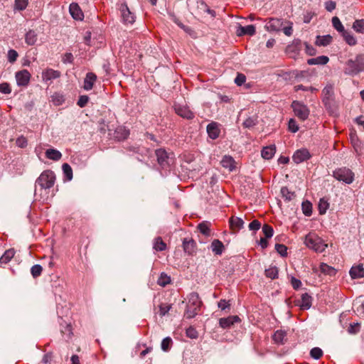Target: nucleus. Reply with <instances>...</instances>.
<instances>
[{
	"mask_svg": "<svg viewBox=\"0 0 364 364\" xmlns=\"http://www.w3.org/2000/svg\"><path fill=\"white\" fill-rule=\"evenodd\" d=\"M89 99L90 98L87 95H81L78 99L77 105L81 108L85 107L87 104Z\"/></svg>",
	"mask_w": 364,
	"mask_h": 364,
	"instance_id": "obj_55",
	"label": "nucleus"
},
{
	"mask_svg": "<svg viewBox=\"0 0 364 364\" xmlns=\"http://www.w3.org/2000/svg\"><path fill=\"white\" fill-rule=\"evenodd\" d=\"M45 154L46 158L53 161H59L62 157V154L59 151L54 149H47Z\"/></svg>",
	"mask_w": 364,
	"mask_h": 364,
	"instance_id": "obj_29",
	"label": "nucleus"
},
{
	"mask_svg": "<svg viewBox=\"0 0 364 364\" xmlns=\"http://www.w3.org/2000/svg\"><path fill=\"white\" fill-rule=\"evenodd\" d=\"M332 24L334 28L341 33L346 31L340 19L337 16L332 18Z\"/></svg>",
	"mask_w": 364,
	"mask_h": 364,
	"instance_id": "obj_43",
	"label": "nucleus"
},
{
	"mask_svg": "<svg viewBox=\"0 0 364 364\" xmlns=\"http://www.w3.org/2000/svg\"><path fill=\"white\" fill-rule=\"evenodd\" d=\"M310 158L311 154L306 149H298L292 156V159L296 164H300Z\"/></svg>",
	"mask_w": 364,
	"mask_h": 364,
	"instance_id": "obj_11",
	"label": "nucleus"
},
{
	"mask_svg": "<svg viewBox=\"0 0 364 364\" xmlns=\"http://www.w3.org/2000/svg\"><path fill=\"white\" fill-rule=\"evenodd\" d=\"M18 55V53L15 50L11 49L8 52V60L10 63H14L16 60Z\"/></svg>",
	"mask_w": 364,
	"mask_h": 364,
	"instance_id": "obj_59",
	"label": "nucleus"
},
{
	"mask_svg": "<svg viewBox=\"0 0 364 364\" xmlns=\"http://www.w3.org/2000/svg\"><path fill=\"white\" fill-rule=\"evenodd\" d=\"M14 255L15 250L14 249H9L6 250L4 255L0 257V264H7L14 257Z\"/></svg>",
	"mask_w": 364,
	"mask_h": 364,
	"instance_id": "obj_30",
	"label": "nucleus"
},
{
	"mask_svg": "<svg viewBox=\"0 0 364 364\" xmlns=\"http://www.w3.org/2000/svg\"><path fill=\"white\" fill-rule=\"evenodd\" d=\"M183 248L188 255H193L197 250L196 242L191 237H186L183 240Z\"/></svg>",
	"mask_w": 364,
	"mask_h": 364,
	"instance_id": "obj_10",
	"label": "nucleus"
},
{
	"mask_svg": "<svg viewBox=\"0 0 364 364\" xmlns=\"http://www.w3.org/2000/svg\"><path fill=\"white\" fill-rule=\"evenodd\" d=\"M43 271V267L40 264H35L31 269V273L33 277L36 278L39 277Z\"/></svg>",
	"mask_w": 364,
	"mask_h": 364,
	"instance_id": "obj_49",
	"label": "nucleus"
},
{
	"mask_svg": "<svg viewBox=\"0 0 364 364\" xmlns=\"http://www.w3.org/2000/svg\"><path fill=\"white\" fill-rule=\"evenodd\" d=\"M229 223L231 230L237 232L243 228L245 222L241 218L232 216L230 218Z\"/></svg>",
	"mask_w": 364,
	"mask_h": 364,
	"instance_id": "obj_18",
	"label": "nucleus"
},
{
	"mask_svg": "<svg viewBox=\"0 0 364 364\" xmlns=\"http://www.w3.org/2000/svg\"><path fill=\"white\" fill-rule=\"evenodd\" d=\"M289 129L293 133H295L299 130V127L296 124V122L294 119H291L289 121Z\"/></svg>",
	"mask_w": 364,
	"mask_h": 364,
	"instance_id": "obj_61",
	"label": "nucleus"
},
{
	"mask_svg": "<svg viewBox=\"0 0 364 364\" xmlns=\"http://www.w3.org/2000/svg\"><path fill=\"white\" fill-rule=\"evenodd\" d=\"M63 173L68 181H70L73 178V169L68 164H63L62 166Z\"/></svg>",
	"mask_w": 364,
	"mask_h": 364,
	"instance_id": "obj_42",
	"label": "nucleus"
},
{
	"mask_svg": "<svg viewBox=\"0 0 364 364\" xmlns=\"http://www.w3.org/2000/svg\"><path fill=\"white\" fill-rule=\"evenodd\" d=\"M257 117L252 116L247 118L242 123V125L245 128L250 129L255 127L257 124Z\"/></svg>",
	"mask_w": 364,
	"mask_h": 364,
	"instance_id": "obj_41",
	"label": "nucleus"
},
{
	"mask_svg": "<svg viewBox=\"0 0 364 364\" xmlns=\"http://www.w3.org/2000/svg\"><path fill=\"white\" fill-rule=\"evenodd\" d=\"M255 27L253 25H248L247 26H239L237 30V35L242 36L245 35L253 36L255 34Z\"/></svg>",
	"mask_w": 364,
	"mask_h": 364,
	"instance_id": "obj_20",
	"label": "nucleus"
},
{
	"mask_svg": "<svg viewBox=\"0 0 364 364\" xmlns=\"http://www.w3.org/2000/svg\"><path fill=\"white\" fill-rule=\"evenodd\" d=\"M171 282V279L165 274H161L158 280V284L161 287H165Z\"/></svg>",
	"mask_w": 364,
	"mask_h": 364,
	"instance_id": "obj_52",
	"label": "nucleus"
},
{
	"mask_svg": "<svg viewBox=\"0 0 364 364\" xmlns=\"http://www.w3.org/2000/svg\"><path fill=\"white\" fill-rule=\"evenodd\" d=\"M129 135V130L125 127L119 126L116 128L114 134V137L117 141H123L127 139Z\"/></svg>",
	"mask_w": 364,
	"mask_h": 364,
	"instance_id": "obj_16",
	"label": "nucleus"
},
{
	"mask_svg": "<svg viewBox=\"0 0 364 364\" xmlns=\"http://www.w3.org/2000/svg\"><path fill=\"white\" fill-rule=\"evenodd\" d=\"M310 355L311 358L318 360L322 357L323 351L320 348L315 347L311 350Z\"/></svg>",
	"mask_w": 364,
	"mask_h": 364,
	"instance_id": "obj_47",
	"label": "nucleus"
},
{
	"mask_svg": "<svg viewBox=\"0 0 364 364\" xmlns=\"http://www.w3.org/2000/svg\"><path fill=\"white\" fill-rule=\"evenodd\" d=\"M320 270L322 273L330 276L335 275L336 273V269L325 263H321L320 265Z\"/></svg>",
	"mask_w": 364,
	"mask_h": 364,
	"instance_id": "obj_38",
	"label": "nucleus"
},
{
	"mask_svg": "<svg viewBox=\"0 0 364 364\" xmlns=\"http://www.w3.org/2000/svg\"><path fill=\"white\" fill-rule=\"evenodd\" d=\"M275 151L276 147L274 145L265 146L261 151V156L264 159H270L274 156Z\"/></svg>",
	"mask_w": 364,
	"mask_h": 364,
	"instance_id": "obj_25",
	"label": "nucleus"
},
{
	"mask_svg": "<svg viewBox=\"0 0 364 364\" xmlns=\"http://www.w3.org/2000/svg\"><path fill=\"white\" fill-rule=\"evenodd\" d=\"M37 34L36 33L33 31V30H30L28 31L26 34V36H25V41H26V43L28 45V46H33L34 45L36 41H37Z\"/></svg>",
	"mask_w": 364,
	"mask_h": 364,
	"instance_id": "obj_33",
	"label": "nucleus"
},
{
	"mask_svg": "<svg viewBox=\"0 0 364 364\" xmlns=\"http://www.w3.org/2000/svg\"><path fill=\"white\" fill-rule=\"evenodd\" d=\"M329 60L328 57L326 55H321L316 58H310L307 60V63L310 65H326Z\"/></svg>",
	"mask_w": 364,
	"mask_h": 364,
	"instance_id": "obj_26",
	"label": "nucleus"
},
{
	"mask_svg": "<svg viewBox=\"0 0 364 364\" xmlns=\"http://www.w3.org/2000/svg\"><path fill=\"white\" fill-rule=\"evenodd\" d=\"M172 344V340L170 337L164 338L161 341V349L164 351L169 350L171 345Z\"/></svg>",
	"mask_w": 364,
	"mask_h": 364,
	"instance_id": "obj_53",
	"label": "nucleus"
},
{
	"mask_svg": "<svg viewBox=\"0 0 364 364\" xmlns=\"http://www.w3.org/2000/svg\"><path fill=\"white\" fill-rule=\"evenodd\" d=\"M202 302L199 296L196 292H192L188 296V302L187 304L185 316L187 318H192L198 314Z\"/></svg>",
	"mask_w": 364,
	"mask_h": 364,
	"instance_id": "obj_2",
	"label": "nucleus"
},
{
	"mask_svg": "<svg viewBox=\"0 0 364 364\" xmlns=\"http://www.w3.org/2000/svg\"><path fill=\"white\" fill-rule=\"evenodd\" d=\"M39 364H53V354L51 353L45 354Z\"/></svg>",
	"mask_w": 364,
	"mask_h": 364,
	"instance_id": "obj_56",
	"label": "nucleus"
},
{
	"mask_svg": "<svg viewBox=\"0 0 364 364\" xmlns=\"http://www.w3.org/2000/svg\"><path fill=\"white\" fill-rule=\"evenodd\" d=\"M60 77V72L51 68H47L42 73V78L43 81H49L57 79Z\"/></svg>",
	"mask_w": 364,
	"mask_h": 364,
	"instance_id": "obj_14",
	"label": "nucleus"
},
{
	"mask_svg": "<svg viewBox=\"0 0 364 364\" xmlns=\"http://www.w3.org/2000/svg\"><path fill=\"white\" fill-rule=\"evenodd\" d=\"M69 11L72 17L75 20H82L84 15L77 3H72L69 6Z\"/></svg>",
	"mask_w": 364,
	"mask_h": 364,
	"instance_id": "obj_17",
	"label": "nucleus"
},
{
	"mask_svg": "<svg viewBox=\"0 0 364 364\" xmlns=\"http://www.w3.org/2000/svg\"><path fill=\"white\" fill-rule=\"evenodd\" d=\"M31 74L27 70H22L16 73V80L18 86L26 87L28 85Z\"/></svg>",
	"mask_w": 364,
	"mask_h": 364,
	"instance_id": "obj_9",
	"label": "nucleus"
},
{
	"mask_svg": "<svg viewBox=\"0 0 364 364\" xmlns=\"http://www.w3.org/2000/svg\"><path fill=\"white\" fill-rule=\"evenodd\" d=\"M283 26V21L280 18H271L266 23L265 28L269 31H279Z\"/></svg>",
	"mask_w": 364,
	"mask_h": 364,
	"instance_id": "obj_12",
	"label": "nucleus"
},
{
	"mask_svg": "<svg viewBox=\"0 0 364 364\" xmlns=\"http://www.w3.org/2000/svg\"><path fill=\"white\" fill-rule=\"evenodd\" d=\"M329 204L324 198H321L318 203V211L321 215L325 214L328 208Z\"/></svg>",
	"mask_w": 364,
	"mask_h": 364,
	"instance_id": "obj_45",
	"label": "nucleus"
},
{
	"mask_svg": "<svg viewBox=\"0 0 364 364\" xmlns=\"http://www.w3.org/2000/svg\"><path fill=\"white\" fill-rule=\"evenodd\" d=\"M240 321V319L237 316H230L227 318H221L219 320V324L223 328H228Z\"/></svg>",
	"mask_w": 364,
	"mask_h": 364,
	"instance_id": "obj_15",
	"label": "nucleus"
},
{
	"mask_svg": "<svg viewBox=\"0 0 364 364\" xmlns=\"http://www.w3.org/2000/svg\"><path fill=\"white\" fill-rule=\"evenodd\" d=\"M332 41V37L330 35H326V36H318L316 44L318 46H326L329 45Z\"/></svg>",
	"mask_w": 364,
	"mask_h": 364,
	"instance_id": "obj_31",
	"label": "nucleus"
},
{
	"mask_svg": "<svg viewBox=\"0 0 364 364\" xmlns=\"http://www.w3.org/2000/svg\"><path fill=\"white\" fill-rule=\"evenodd\" d=\"M352 28L357 33L363 34L364 33V19L355 20L353 23Z\"/></svg>",
	"mask_w": 364,
	"mask_h": 364,
	"instance_id": "obj_39",
	"label": "nucleus"
},
{
	"mask_svg": "<svg viewBox=\"0 0 364 364\" xmlns=\"http://www.w3.org/2000/svg\"><path fill=\"white\" fill-rule=\"evenodd\" d=\"M291 107L295 116H296L300 120L304 121L309 117V109L304 104L299 101H294L291 103Z\"/></svg>",
	"mask_w": 364,
	"mask_h": 364,
	"instance_id": "obj_6",
	"label": "nucleus"
},
{
	"mask_svg": "<svg viewBox=\"0 0 364 364\" xmlns=\"http://www.w3.org/2000/svg\"><path fill=\"white\" fill-rule=\"evenodd\" d=\"M171 305L168 304H161L159 306V314L161 316H165L171 309Z\"/></svg>",
	"mask_w": 364,
	"mask_h": 364,
	"instance_id": "obj_54",
	"label": "nucleus"
},
{
	"mask_svg": "<svg viewBox=\"0 0 364 364\" xmlns=\"http://www.w3.org/2000/svg\"><path fill=\"white\" fill-rule=\"evenodd\" d=\"M208 6L203 1H197V9L198 10L199 13L205 12L206 9H208Z\"/></svg>",
	"mask_w": 364,
	"mask_h": 364,
	"instance_id": "obj_62",
	"label": "nucleus"
},
{
	"mask_svg": "<svg viewBox=\"0 0 364 364\" xmlns=\"http://www.w3.org/2000/svg\"><path fill=\"white\" fill-rule=\"evenodd\" d=\"M175 112L182 118L192 119L194 118V113L186 105L175 104L173 106Z\"/></svg>",
	"mask_w": 364,
	"mask_h": 364,
	"instance_id": "obj_7",
	"label": "nucleus"
},
{
	"mask_svg": "<svg viewBox=\"0 0 364 364\" xmlns=\"http://www.w3.org/2000/svg\"><path fill=\"white\" fill-rule=\"evenodd\" d=\"M210 226V223L208 221H203L198 225L197 228L203 235L209 237L211 235Z\"/></svg>",
	"mask_w": 364,
	"mask_h": 364,
	"instance_id": "obj_27",
	"label": "nucleus"
},
{
	"mask_svg": "<svg viewBox=\"0 0 364 364\" xmlns=\"http://www.w3.org/2000/svg\"><path fill=\"white\" fill-rule=\"evenodd\" d=\"M55 175L51 170H46L41 173L36 180V183L44 189L52 188L55 183Z\"/></svg>",
	"mask_w": 364,
	"mask_h": 364,
	"instance_id": "obj_4",
	"label": "nucleus"
},
{
	"mask_svg": "<svg viewBox=\"0 0 364 364\" xmlns=\"http://www.w3.org/2000/svg\"><path fill=\"white\" fill-rule=\"evenodd\" d=\"M323 103L325 105V107L331 113H335L336 111V107L335 105L334 98L328 99L326 100H322Z\"/></svg>",
	"mask_w": 364,
	"mask_h": 364,
	"instance_id": "obj_40",
	"label": "nucleus"
},
{
	"mask_svg": "<svg viewBox=\"0 0 364 364\" xmlns=\"http://www.w3.org/2000/svg\"><path fill=\"white\" fill-rule=\"evenodd\" d=\"M334 88L332 85H327L323 89V100H326L328 99L334 98Z\"/></svg>",
	"mask_w": 364,
	"mask_h": 364,
	"instance_id": "obj_32",
	"label": "nucleus"
},
{
	"mask_svg": "<svg viewBox=\"0 0 364 364\" xmlns=\"http://www.w3.org/2000/svg\"><path fill=\"white\" fill-rule=\"evenodd\" d=\"M287 23H288V26H284L282 28V31L286 36H290L293 32L292 23L287 22Z\"/></svg>",
	"mask_w": 364,
	"mask_h": 364,
	"instance_id": "obj_63",
	"label": "nucleus"
},
{
	"mask_svg": "<svg viewBox=\"0 0 364 364\" xmlns=\"http://www.w3.org/2000/svg\"><path fill=\"white\" fill-rule=\"evenodd\" d=\"M211 249L215 255H221L225 249V247L221 241L215 239L211 243Z\"/></svg>",
	"mask_w": 364,
	"mask_h": 364,
	"instance_id": "obj_28",
	"label": "nucleus"
},
{
	"mask_svg": "<svg viewBox=\"0 0 364 364\" xmlns=\"http://www.w3.org/2000/svg\"><path fill=\"white\" fill-rule=\"evenodd\" d=\"M286 337V332L282 330L277 331L273 335V340L276 343L282 344Z\"/></svg>",
	"mask_w": 364,
	"mask_h": 364,
	"instance_id": "obj_37",
	"label": "nucleus"
},
{
	"mask_svg": "<svg viewBox=\"0 0 364 364\" xmlns=\"http://www.w3.org/2000/svg\"><path fill=\"white\" fill-rule=\"evenodd\" d=\"M28 5V0H16L14 8L19 11L24 10Z\"/></svg>",
	"mask_w": 364,
	"mask_h": 364,
	"instance_id": "obj_50",
	"label": "nucleus"
},
{
	"mask_svg": "<svg viewBox=\"0 0 364 364\" xmlns=\"http://www.w3.org/2000/svg\"><path fill=\"white\" fill-rule=\"evenodd\" d=\"M306 245L316 252H322L325 250L327 245L324 241L315 233H309L305 237Z\"/></svg>",
	"mask_w": 364,
	"mask_h": 364,
	"instance_id": "obj_3",
	"label": "nucleus"
},
{
	"mask_svg": "<svg viewBox=\"0 0 364 364\" xmlns=\"http://www.w3.org/2000/svg\"><path fill=\"white\" fill-rule=\"evenodd\" d=\"M0 92L3 94H10L11 92V88L10 87V85L7 82L1 83Z\"/></svg>",
	"mask_w": 364,
	"mask_h": 364,
	"instance_id": "obj_57",
	"label": "nucleus"
},
{
	"mask_svg": "<svg viewBox=\"0 0 364 364\" xmlns=\"http://www.w3.org/2000/svg\"><path fill=\"white\" fill-rule=\"evenodd\" d=\"M312 298L307 294L304 293L301 296V301H298V304L303 309H309L311 306Z\"/></svg>",
	"mask_w": 364,
	"mask_h": 364,
	"instance_id": "obj_24",
	"label": "nucleus"
},
{
	"mask_svg": "<svg viewBox=\"0 0 364 364\" xmlns=\"http://www.w3.org/2000/svg\"><path fill=\"white\" fill-rule=\"evenodd\" d=\"M360 330V323H350L348 328V331L349 333H351V334H355L356 333H358Z\"/></svg>",
	"mask_w": 364,
	"mask_h": 364,
	"instance_id": "obj_58",
	"label": "nucleus"
},
{
	"mask_svg": "<svg viewBox=\"0 0 364 364\" xmlns=\"http://www.w3.org/2000/svg\"><path fill=\"white\" fill-rule=\"evenodd\" d=\"M262 232L266 238H270L273 235L274 230L272 226L267 224H264L262 226Z\"/></svg>",
	"mask_w": 364,
	"mask_h": 364,
	"instance_id": "obj_48",
	"label": "nucleus"
},
{
	"mask_svg": "<svg viewBox=\"0 0 364 364\" xmlns=\"http://www.w3.org/2000/svg\"><path fill=\"white\" fill-rule=\"evenodd\" d=\"M364 71V54H358L355 59H349L346 63L344 73L350 75H355Z\"/></svg>",
	"mask_w": 364,
	"mask_h": 364,
	"instance_id": "obj_1",
	"label": "nucleus"
},
{
	"mask_svg": "<svg viewBox=\"0 0 364 364\" xmlns=\"http://www.w3.org/2000/svg\"><path fill=\"white\" fill-rule=\"evenodd\" d=\"M261 227V223L257 220H254L249 225L250 230H258Z\"/></svg>",
	"mask_w": 364,
	"mask_h": 364,
	"instance_id": "obj_64",
	"label": "nucleus"
},
{
	"mask_svg": "<svg viewBox=\"0 0 364 364\" xmlns=\"http://www.w3.org/2000/svg\"><path fill=\"white\" fill-rule=\"evenodd\" d=\"M207 132L212 139H217L220 133V130L216 122H211L207 126Z\"/></svg>",
	"mask_w": 364,
	"mask_h": 364,
	"instance_id": "obj_19",
	"label": "nucleus"
},
{
	"mask_svg": "<svg viewBox=\"0 0 364 364\" xmlns=\"http://www.w3.org/2000/svg\"><path fill=\"white\" fill-rule=\"evenodd\" d=\"M156 156L157 158V161L161 167L164 168L168 165L169 158L167 152L164 149H159L156 150Z\"/></svg>",
	"mask_w": 364,
	"mask_h": 364,
	"instance_id": "obj_13",
	"label": "nucleus"
},
{
	"mask_svg": "<svg viewBox=\"0 0 364 364\" xmlns=\"http://www.w3.org/2000/svg\"><path fill=\"white\" fill-rule=\"evenodd\" d=\"M333 176L338 181H343L345 183L350 184L354 180V173L346 167H342L336 169Z\"/></svg>",
	"mask_w": 364,
	"mask_h": 364,
	"instance_id": "obj_5",
	"label": "nucleus"
},
{
	"mask_svg": "<svg viewBox=\"0 0 364 364\" xmlns=\"http://www.w3.org/2000/svg\"><path fill=\"white\" fill-rule=\"evenodd\" d=\"M302 210L305 215L310 216L312 213V205L310 202L306 201L302 203Z\"/></svg>",
	"mask_w": 364,
	"mask_h": 364,
	"instance_id": "obj_46",
	"label": "nucleus"
},
{
	"mask_svg": "<svg viewBox=\"0 0 364 364\" xmlns=\"http://www.w3.org/2000/svg\"><path fill=\"white\" fill-rule=\"evenodd\" d=\"M275 250L282 257L287 255V247L282 244H276Z\"/></svg>",
	"mask_w": 364,
	"mask_h": 364,
	"instance_id": "obj_51",
	"label": "nucleus"
},
{
	"mask_svg": "<svg viewBox=\"0 0 364 364\" xmlns=\"http://www.w3.org/2000/svg\"><path fill=\"white\" fill-rule=\"evenodd\" d=\"M281 193L282 197L289 201L291 200L296 196L294 192L290 191L287 187H282L281 188Z\"/></svg>",
	"mask_w": 364,
	"mask_h": 364,
	"instance_id": "obj_44",
	"label": "nucleus"
},
{
	"mask_svg": "<svg viewBox=\"0 0 364 364\" xmlns=\"http://www.w3.org/2000/svg\"><path fill=\"white\" fill-rule=\"evenodd\" d=\"M120 11L124 23L132 24L135 21V16L130 11L126 4L120 6Z\"/></svg>",
	"mask_w": 364,
	"mask_h": 364,
	"instance_id": "obj_8",
	"label": "nucleus"
},
{
	"mask_svg": "<svg viewBox=\"0 0 364 364\" xmlns=\"http://www.w3.org/2000/svg\"><path fill=\"white\" fill-rule=\"evenodd\" d=\"M221 165L223 167L228 168L229 171H232L235 168V161L230 156H223L221 162Z\"/></svg>",
	"mask_w": 364,
	"mask_h": 364,
	"instance_id": "obj_23",
	"label": "nucleus"
},
{
	"mask_svg": "<svg viewBox=\"0 0 364 364\" xmlns=\"http://www.w3.org/2000/svg\"><path fill=\"white\" fill-rule=\"evenodd\" d=\"M341 35L348 45L355 46L357 43L355 38L348 31H345Z\"/></svg>",
	"mask_w": 364,
	"mask_h": 364,
	"instance_id": "obj_36",
	"label": "nucleus"
},
{
	"mask_svg": "<svg viewBox=\"0 0 364 364\" xmlns=\"http://www.w3.org/2000/svg\"><path fill=\"white\" fill-rule=\"evenodd\" d=\"M354 306L356 308V312L360 315H364V302H360V301H357Z\"/></svg>",
	"mask_w": 364,
	"mask_h": 364,
	"instance_id": "obj_60",
	"label": "nucleus"
},
{
	"mask_svg": "<svg viewBox=\"0 0 364 364\" xmlns=\"http://www.w3.org/2000/svg\"><path fill=\"white\" fill-rule=\"evenodd\" d=\"M97 80V76L93 73H88L86 75V77L84 80V85L83 88L85 90H92L94 83Z\"/></svg>",
	"mask_w": 364,
	"mask_h": 364,
	"instance_id": "obj_22",
	"label": "nucleus"
},
{
	"mask_svg": "<svg viewBox=\"0 0 364 364\" xmlns=\"http://www.w3.org/2000/svg\"><path fill=\"white\" fill-rule=\"evenodd\" d=\"M279 270L278 268L275 266L269 267L268 269H265L264 274L265 276L272 279H274L278 277Z\"/></svg>",
	"mask_w": 364,
	"mask_h": 364,
	"instance_id": "obj_35",
	"label": "nucleus"
},
{
	"mask_svg": "<svg viewBox=\"0 0 364 364\" xmlns=\"http://www.w3.org/2000/svg\"><path fill=\"white\" fill-rule=\"evenodd\" d=\"M153 248L156 251H164L166 249V244L161 237H157L154 240Z\"/></svg>",
	"mask_w": 364,
	"mask_h": 364,
	"instance_id": "obj_34",
	"label": "nucleus"
},
{
	"mask_svg": "<svg viewBox=\"0 0 364 364\" xmlns=\"http://www.w3.org/2000/svg\"><path fill=\"white\" fill-rule=\"evenodd\" d=\"M350 275L352 279H358L364 277V268L362 264L353 266L350 270Z\"/></svg>",
	"mask_w": 364,
	"mask_h": 364,
	"instance_id": "obj_21",
	"label": "nucleus"
}]
</instances>
